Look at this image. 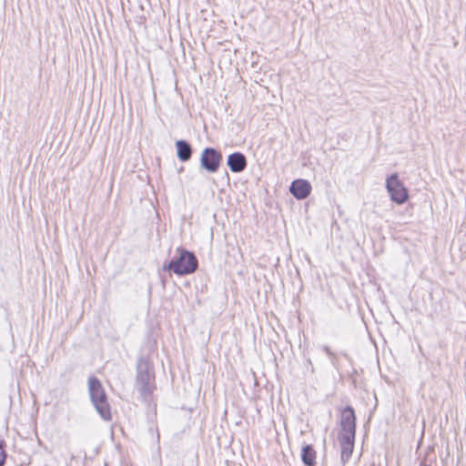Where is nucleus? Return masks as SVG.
Listing matches in <instances>:
<instances>
[{"mask_svg": "<svg viewBox=\"0 0 466 466\" xmlns=\"http://www.w3.org/2000/svg\"><path fill=\"white\" fill-rule=\"evenodd\" d=\"M340 432L339 441L341 448V461L343 464L352 454L356 432V417L352 408L347 407L341 412Z\"/></svg>", "mask_w": 466, "mask_h": 466, "instance_id": "1", "label": "nucleus"}, {"mask_svg": "<svg viewBox=\"0 0 466 466\" xmlns=\"http://www.w3.org/2000/svg\"><path fill=\"white\" fill-rule=\"evenodd\" d=\"M88 391L91 401L97 413L106 420H111V412L106 392L100 381L96 378L88 380Z\"/></svg>", "mask_w": 466, "mask_h": 466, "instance_id": "2", "label": "nucleus"}, {"mask_svg": "<svg viewBox=\"0 0 466 466\" xmlns=\"http://www.w3.org/2000/svg\"><path fill=\"white\" fill-rule=\"evenodd\" d=\"M177 255L168 264V269L177 275H187L194 272L198 268V259L192 252L181 248H177Z\"/></svg>", "mask_w": 466, "mask_h": 466, "instance_id": "3", "label": "nucleus"}, {"mask_svg": "<svg viewBox=\"0 0 466 466\" xmlns=\"http://www.w3.org/2000/svg\"><path fill=\"white\" fill-rule=\"evenodd\" d=\"M136 388L143 396L149 394L154 389L153 375L150 372L147 361L145 360H140L137 363Z\"/></svg>", "mask_w": 466, "mask_h": 466, "instance_id": "4", "label": "nucleus"}, {"mask_svg": "<svg viewBox=\"0 0 466 466\" xmlns=\"http://www.w3.org/2000/svg\"><path fill=\"white\" fill-rule=\"evenodd\" d=\"M386 189L391 201L398 205L405 203L409 199V191L399 179L396 173L391 174L386 179Z\"/></svg>", "mask_w": 466, "mask_h": 466, "instance_id": "5", "label": "nucleus"}, {"mask_svg": "<svg viewBox=\"0 0 466 466\" xmlns=\"http://www.w3.org/2000/svg\"><path fill=\"white\" fill-rule=\"evenodd\" d=\"M222 156L216 149L212 147L205 148L200 157L201 167L209 173H215L218 171Z\"/></svg>", "mask_w": 466, "mask_h": 466, "instance_id": "6", "label": "nucleus"}, {"mask_svg": "<svg viewBox=\"0 0 466 466\" xmlns=\"http://www.w3.org/2000/svg\"><path fill=\"white\" fill-rule=\"evenodd\" d=\"M311 189L310 183L302 178L295 179L289 187L290 193L299 200L308 198Z\"/></svg>", "mask_w": 466, "mask_h": 466, "instance_id": "7", "label": "nucleus"}, {"mask_svg": "<svg viewBox=\"0 0 466 466\" xmlns=\"http://www.w3.org/2000/svg\"><path fill=\"white\" fill-rule=\"evenodd\" d=\"M228 166L234 173L243 171L247 167V159L242 153L236 152L228 157Z\"/></svg>", "mask_w": 466, "mask_h": 466, "instance_id": "8", "label": "nucleus"}, {"mask_svg": "<svg viewBox=\"0 0 466 466\" xmlns=\"http://www.w3.org/2000/svg\"><path fill=\"white\" fill-rule=\"evenodd\" d=\"M177 157L186 162L190 159L192 155L191 146L185 140H178L176 142Z\"/></svg>", "mask_w": 466, "mask_h": 466, "instance_id": "9", "label": "nucleus"}, {"mask_svg": "<svg viewBox=\"0 0 466 466\" xmlns=\"http://www.w3.org/2000/svg\"><path fill=\"white\" fill-rule=\"evenodd\" d=\"M301 459L305 465L315 466L316 465V451L311 445H305L301 451Z\"/></svg>", "mask_w": 466, "mask_h": 466, "instance_id": "10", "label": "nucleus"}, {"mask_svg": "<svg viewBox=\"0 0 466 466\" xmlns=\"http://www.w3.org/2000/svg\"><path fill=\"white\" fill-rule=\"evenodd\" d=\"M4 441L0 440V466H3L5 461V452L3 447Z\"/></svg>", "mask_w": 466, "mask_h": 466, "instance_id": "11", "label": "nucleus"}]
</instances>
